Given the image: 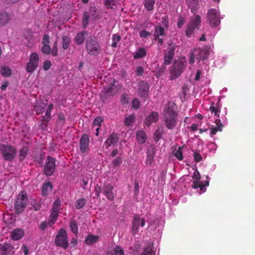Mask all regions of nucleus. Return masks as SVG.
I'll return each instance as SVG.
<instances>
[{
  "mask_svg": "<svg viewBox=\"0 0 255 255\" xmlns=\"http://www.w3.org/2000/svg\"><path fill=\"white\" fill-rule=\"evenodd\" d=\"M187 65V61L185 58H180L175 61L170 70V78L171 79L179 77L183 72Z\"/></svg>",
  "mask_w": 255,
  "mask_h": 255,
  "instance_id": "f257e3e1",
  "label": "nucleus"
},
{
  "mask_svg": "<svg viewBox=\"0 0 255 255\" xmlns=\"http://www.w3.org/2000/svg\"><path fill=\"white\" fill-rule=\"evenodd\" d=\"M201 178L200 174L197 169H195L192 176L193 180L192 187L194 189L200 188V192L199 194H201L206 191V187L209 186L208 181H200Z\"/></svg>",
  "mask_w": 255,
  "mask_h": 255,
  "instance_id": "f03ea898",
  "label": "nucleus"
},
{
  "mask_svg": "<svg viewBox=\"0 0 255 255\" xmlns=\"http://www.w3.org/2000/svg\"><path fill=\"white\" fill-rule=\"evenodd\" d=\"M177 114L171 108L168 107L165 110L164 124L169 129L173 128L176 125Z\"/></svg>",
  "mask_w": 255,
  "mask_h": 255,
  "instance_id": "7ed1b4c3",
  "label": "nucleus"
},
{
  "mask_svg": "<svg viewBox=\"0 0 255 255\" xmlns=\"http://www.w3.org/2000/svg\"><path fill=\"white\" fill-rule=\"evenodd\" d=\"M0 150L5 160H12L16 153V150L10 144H0Z\"/></svg>",
  "mask_w": 255,
  "mask_h": 255,
  "instance_id": "20e7f679",
  "label": "nucleus"
},
{
  "mask_svg": "<svg viewBox=\"0 0 255 255\" xmlns=\"http://www.w3.org/2000/svg\"><path fill=\"white\" fill-rule=\"evenodd\" d=\"M207 19L211 26L216 27L220 23V13L215 9H210L207 12Z\"/></svg>",
  "mask_w": 255,
  "mask_h": 255,
  "instance_id": "39448f33",
  "label": "nucleus"
},
{
  "mask_svg": "<svg viewBox=\"0 0 255 255\" xmlns=\"http://www.w3.org/2000/svg\"><path fill=\"white\" fill-rule=\"evenodd\" d=\"M55 243L56 246L62 247L63 249H66L68 248L69 243L65 230L62 229L59 231L55 237Z\"/></svg>",
  "mask_w": 255,
  "mask_h": 255,
  "instance_id": "423d86ee",
  "label": "nucleus"
},
{
  "mask_svg": "<svg viewBox=\"0 0 255 255\" xmlns=\"http://www.w3.org/2000/svg\"><path fill=\"white\" fill-rule=\"evenodd\" d=\"M86 49L88 52L91 55H96L100 52V45L95 37H89L86 43Z\"/></svg>",
  "mask_w": 255,
  "mask_h": 255,
  "instance_id": "0eeeda50",
  "label": "nucleus"
},
{
  "mask_svg": "<svg viewBox=\"0 0 255 255\" xmlns=\"http://www.w3.org/2000/svg\"><path fill=\"white\" fill-rule=\"evenodd\" d=\"M26 202V193L24 191L20 192L17 197L15 205V210L17 213H20L23 211Z\"/></svg>",
  "mask_w": 255,
  "mask_h": 255,
  "instance_id": "6e6552de",
  "label": "nucleus"
},
{
  "mask_svg": "<svg viewBox=\"0 0 255 255\" xmlns=\"http://www.w3.org/2000/svg\"><path fill=\"white\" fill-rule=\"evenodd\" d=\"M39 57L36 53H32L30 57L29 61L27 64L26 70L28 73H32L38 66Z\"/></svg>",
  "mask_w": 255,
  "mask_h": 255,
  "instance_id": "1a4fd4ad",
  "label": "nucleus"
},
{
  "mask_svg": "<svg viewBox=\"0 0 255 255\" xmlns=\"http://www.w3.org/2000/svg\"><path fill=\"white\" fill-rule=\"evenodd\" d=\"M200 22L201 17L199 15H196L194 18H192L186 30V35L189 36L193 30L198 26Z\"/></svg>",
  "mask_w": 255,
  "mask_h": 255,
  "instance_id": "9d476101",
  "label": "nucleus"
},
{
  "mask_svg": "<svg viewBox=\"0 0 255 255\" xmlns=\"http://www.w3.org/2000/svg\"><path fill=\"white\" fill-rule=\"evenodd\" d=\"M55 160L54 158L48 156L47 157V161L45 166V173L46 175H51L55 170Z\"/></svg>",
  "mask_w": 255,
  "mask_h": 255,
  "instance_id": "9b49d317",
  "label": "nucleus"
},
{
  "mask_svg": "<svg viewBox=\"0 0 255 255\" xmlns=\"http://www.w3.org/2000/svg\"><path fill=\"white\" fill-rule=\"evenodd\" d=\"M103 190L104 195L110 200H113L114 199L115 193L114 192V187L110 184L105 183L103 187Z\"/></svg>",
  "mask_w": 255,
  "mask_h": 255,
  "instance_id": "f8f14e48",
  "label": "nucleus"
},
{
  "mask_svg": "<svg viewBox=\"0 0 255 255\" xmlns=\"http://www.w3.org/2000/svg\"><path fill=\"white\" fill-rule=\"evenodd\" d=\"M149 89L148 84L141 81L139 82L138 86V93L141 97L145 99L147 97Z\"/></svg>",
  "mask_w": 255,
  "mask_h": 255,
  "instance_id": "ddd939ff",
  "label": "nucleus"
},
{
  "mask_svg": "<svg viewBox=\"0 0 255 255\" xmlns=\"http://www.w3.org/2000/svg\"><path fill=\"white\" fill-rule=\"evenodd\" d=\"M145 224V221L142 219L138 216L135 217L132 225V232L135 234L138 231L139 227H143Z\"/></svg>",
  "mask_w": 255,
  "mask_h": 255,
  "instance_id": "4468645a",
  "label": "nucleus"
},
{
  "mask_svg": "<svg viewBox=\"0 0 255 255\" xmlns=\"http://www.w3.org/2000/svg\"><path fill=\"white\" fill-rule=\"evenodd\" d=\"M0 252L2 255H12L14 253L13 247L8 244H0Z\"/></svg>",
  "mask_w": 255,
  "mask_h": 255,
  "instance_id": "2eb2a0df",
  "label": "nucleus"
},
{
  "mask_svg": "<svg viewBox=\"0 0 255 255\" xmlns=\"http://www.w3.org/2000/svg\"><path fill=\"white\" fill-rule=\"evenodd\" d=\"M116 87H115L114 81L110 83L107 86H105L104 90L102 92L103 94H105L108 96H113L116 92Z\"/></svg>",
  "mask_w": 255,
  "mask_h": 255,
  "instance_id": "dca6fc26",
  "label": "nucleus"
},
{
  "mask_svg": "<svg viewBox=\"0 0 255 255\" xmlns=\"http://www.w3.org/2000/svg\"><path fill=\"white\" fill-rule=\"evenodd\" d=\"M24 235V231L22 229H15L11 233L10 238L14 240L17 241L22 238Z\"/></svg>",
  "mask_w": 255,
  "mask_h": 255,
  "instance_id": "f3484780",
  "label": "nucleus"
},
{
  "mask_svg": "<svg viewBox=\"0 0 255 255\" xmlns=\"http://www.w3.org/2000/svg\"><path fill=\"white\" fill-rule=\"evenodd\" d=\"M158 119V115L157 112H152L150 115L146 118L145 121V124L149 127L152 123L157 121Z\"/></svg>",
  "mask_w": 255,
  "mask_h": 255,
  "instance_id": "a211bd4d",
  "label": "nucleus"
},
{
  "mask_svg": "<svg viewBox=\"0 0 255 255\" xmlns=\"http://www.w3.org/2000/svg\"><path fill=\"white\" fill-rule=\"evenodd\" d=\"M201 53V51L200 49H194L190 53L189 63L190 64H193L194 62L195 59L199 60L200 58Z\"/></svg>",
  "mask_w": 255,
  "mask_h": 255,
  "instance_id": "6ab92c4d",
  "label": "nucleus"
},
{
  "mask_svg": "<svg viewBox=\"0 0 255 255\" xmlns=\"http://www.w3.org/2000/svg\"><path fill=\"white\" fill-rule=\"evenodd\" d=\"M184 148V146L179 147L177 149L174 148L173 153L178 160H182L183 159V152Z\"/></svg>",
  "mask_w": 255,
  "mask_h": 255,
  "instance_id": "aec40b11",
  "label": "nucleus"
},
{
  "mask_svg": "<svg viewBox=\"0 0 255 255\" xmlns=\"http://www.w3.org/2000/svg\"><path fill=\"white\" fill-rule=\"evenodd\" d=\"M155 149L152 146L148 149L146 158V164H151L153 160Z\"/></svg>",
  "mask_w": 255,
  "mask_h": 255,
  "instance_id": "412c9836",
  "label": "nucleus"
},
{
  "mask_svg": "<svg viewBox=\"0 0 255 255\" xmlns=\"http://www.w3.org/2000/svg\"><path fill=\"white\" fill-rule=\"evenodd\" d=\"M10 20V16L6 12L0 13V26L6 24Z\"/></svg>",
  "mask_w": 255,
  "mask_h": 255,
  "instance_id": "4be33fe9",
  "label": "nucleus"
},
{
  "mask_svg": "<svg viewBox=\"0 0 255 255\" xmlns=\"http://www.w3.org/2000/svg\"><path fill=\"white\" fill-rule=\"evenodd\" d=\"M121 0H104L105 5L108 8L114 9L120 3Z\"/></svg>",
  "mask_w": 255,
  "mask_h": 255,
  "instance_id": "5701e85b",
  "label": "nucleus"
},
{
  "mask_svg": "<svg viewBox=\"0 0 255 255\" xmlns=\"http://www.w3.org/2000/svg\"><path fill=\"white\" fill-rule=\"evenodd\" d=\"M51 110L47 109L46 113L45 114V116L43 117L42 122L41 123L40 126L42 127V128H46V125L44 124L43 122H46V123L49 122L50 120V115Z\"/></svg>",
  "mask_w": 255,
  "mask_h": 255,
  "instance_id": "b1692460",
  "label": "nucleus"
},
{
  "mask_svg": "<svg viewBox=\"0 0 255 255\" xmlns=\"http://www.w3.org/2000/svg\"><path fill=\"white\" fill-rule=\"evenodd\" d=\"M141 255H155V252L153 249V245H148L144 249Z\"/></svg>",
  "mask_w": 255,
  "mask_h": 255,
  "instance_id": "393cba45",
  "label": "nucleus"
},
{
  "mask_svg": "<svg viewBox=\"0 0 255 255\" xmlns=\"http://www.w3.org/2000/svg\"><path fill=\"white\" fill-rule=\"evenodd\" d=\"M87 34L86 32H79L75 37V41L78 44H81L83 43L84 40L85 38V35Z\"/></svg>",
  "mask_w": 255,
  "mask_h": 255,
  "instance_id": "a878e982",
  "label": "nucleus"
},
{
  "mask_svg": "<svg viewBox=\"0 0 255 255\" xmlns=\"http://www.w3.org/2000/svg\"><path fill=\"white\" fill-rule=\"evenodd\" d=\"M52 185L49 182H45L42 187V194L43 196H46L48 192L52 189Z\"/></svg>",
  "mask_w": 255,
  "mask_h": 255,
  "instance_id": "bb28decb",
  "label": "nucleus"
},
{
  "mask_svg": "<svg viewBox=\"0 0 255 255\" xmlns=\"http://www.w3.org/2000/svg\"><path fill=\"white\" fill-rule=\"evenodd\" d=\"M167 49L168 51L167 53H165V55L173 58V56L174 54L175 44L173 43L172 41H171L170 43H169Z\"/></svg>",
  "mask_w": 255,
  "mask_h": 255,
  "instance_id": "cd10ccee",
  "label": "nucleus"
},
{
  "mask_svg": "<svg viewBox=\"0 0 255 255\" xmlns=\"http://www.w3.org/2000/svg\"><path fill=\"white\" fill-rule=\"evenodd\" d=\"M187 2L191 11L194 13L198 5V0H187Z\"/></svg>",
  "mask_w": 255,
  "mask_h": 255,
  "instance_id": "c85d7f7f",
  "label": "nucleus"
},
{
  "mask_svg": "<svg viewBox=\"0 0 255 255\" xmlns=\"http://www.w3.org/2000/svg\"><path fill=\"white\" fill-rule=\"evenodd\" d=\"M99 239V236L89 235L86 239L85 242L87 245H91L96 243Z\"/></svg>",
  "mask_w": 255,
  "mask_h": 255,
  "instance_id": "c756f323",
  "label": "nucleus"
},
{
  "mask_svg": "<svg viewBox=\"0 0 255 255\" xmlns=\"http://www.w3.org/2000/svg\"><path fill=\"white\" fill-rule=\"evenodd\" d=\"M164 33V28L161 26H156L155 28L154 37L155 39L158 38L159 36L163 35Z\"/></svg>",
  "mask_w": 255,
  "mask_h": 255,
  "instance_id": "7c9ffc66",
  "label": "nucleus"
},
{
  "mask_svg": "<svg viewBox=\"0 0 255 255\" xmlns=\"http://www.w3.org/2000/svg\"><path fill=\"white\" fill-rule=\"evenodd\" d=\"M125 252L123 249L119 246H116L113 250L111 252V255H124Z\"/></svg>",
  "mask_w": 255,
  "mask_h": 255,
  "instance_id": "2f4dec72",
  "label": "nucleus"
},
{
  "mask_svg": "<svg viewBox=\"0 0 255 255\" xmlns=\"http://www.w3.org/2000/svg\"><path fill=\"white\" fill-rule=\"evenodd\" d=\"M217 126L215 128H213L211 130L210 133L211 134H214L218 131H221L222 128L223 127V125L221 123V121L219 120H217L215 121Z\"/></svg>",
  "mask_w": 255,
  "mask_h": 255,
  "instance_id": "473e14b6",
  "label": "nucleus"
},
{
  "mask_svg": "<svg viewBox=\"0 0 255 255\" xmlns=\"http://www.w3.org/2000/svg\"><path fill=\"white\" fill-rule=\"evenodd\" d=\"M163 132V128H159L154 133L153 138L155 142H157L161 138Z\"/></svg>",
  "mask_w": 255,
  "mask_h": 255,
  "instance_id": "72a5a7b5",
  "label": "nucleus"
},
{
  "mask_svg": "<svg viewBox=\"0 0 255 255\" xmlns=\"http://www.w3.org/2000/svg\"><path fill=\"white\" fill-rule=\"evenodd\" d=\"M136 138L139 143H143L145 142L146 135L142 131H138L137 132Z\"/></svg>",
  "mask_w": 255,
  "mask_h": 255,
  "instance_id": "f704fd0d",
  "label": "nucleus"
},
{
  "mask_svg": "<svg viewBox=\"0 0 255 255\" xmlns=\"http://www.w3.org/2000/svg\"><path fill=\"white\" fill-rule=\"evenodd\" d=\"M146 55V51L144 48H141L138 50L137 52H136L134 54V58L135 59H138L142 58L145 56Z\"/></svg>",
  "mask_w": 255,
  "mask_h": 255,
  "instance_id": "c9c22d12",
  "label": "nucleus"
},
{
  "mask_svg": "<svg viewBox=\"0 0 255 255\" xmlns=\"http://www.w3.org/2000/svg\"><path fill=\"white\" fill-rule=\"evenodd\" d=\"M1 73L3 77H9L11 74V69L6 66L1 67Z\"/></svg>",
  "mask_w": 255,
  "mask_h": 255,
  "instance_id": "e433bc0d",
  "label": "nucleus"
},
{
  "mask_svg": "<svg viewBox=\"0 0 255 255\" xmlns=\"http://www.w3.org/2000/svg\"><path fill=\"white\" fill-rule=\"evenodd\" d=\"M119 138L117 134L113 133L110 137L107 139L106 143H115L118 141Z\"/></svg>",
  "mask_w": 255,
  "mask_h": 255,
  "instance_id": "4c0bfd02",
  "label": "nucleus"
},
{
  "mask_svg": "<svg viewBox=\"0 0 255 255\" xmlns=\"http://www.w3.org/2000/svg\"><path fill=\"white\" fill-rule=\"evenodd\" d=\"M70 227L71 231L75 235L77 236L78 235V226L76 222L74 220L71 221L70 223Z\"/></svg>",
  "mask_w": 255,
  "mask_h": 255,
  "instance_id": "58836bf2",
  "label": "nucleus"
},
{
  "mask_svg": "<svg viewBox=\"0 0 255 255\" xmlns=\"http://www.w3.org/2000/svg\"><path fill=\"white\" fill-rule=\"evenodd\" d=\"M70 39L66 35L62 36V47L64 49H67L69 46Z\"/></svg>",
  "mask_w": 255,
  "mask_h": 255,
  "instance_id": "ea45409f",
  "label": "nucleus"
},
{
  "mask_svg": "<svg viewBox=\"0 0 255 255\" xmlns=\"http://www.w3.org/2000/svg\"><path fill=\"white\" fill-rule=\"evenodd\" d=\"M154 3L155 0H145L144 5L147 10H151L153 8Z\"/></svg>",
  "mask_w": 255,
  "mask_h": 255,
  "instance_id": "a19ab883",
  "label": "nucleus"
},
{
  "mask_svg": "<svg viewBox=\"0 0 255 255\" xmlns=\"http://www.w3.org/2000/svg\"><path fill=\"white\" fill-rule=\"evenodd\" d=\"M135 119V117L133 115H130L128 116V117H127L125 121H124V124L126 126H129L130 125L131 123H133Z\"/></svg>",
  "mask_w": 255,
  "mask_h": 255,
  "instance_id": "79ce46f5",
  "label": "nucleus"
},
{
  "mask_svg": "<svg viewBox=\"0 0 255 255\" xmlns=\"http://www.w3.org/2000/svg\"><path fill=\"white\" fill-rule=\"evenodd\" d=\"M86 203L85 200L83 198L78 199L75 203V207L77 209H80L84 207Z\"/></svg>",
  "mask_w": 255,
  "mask_h": 255,
  "instance_id": "37998d69",
  "label": "nucleus"
},
{
  "mask_svg": "<svg viewBox=\"0 0 255 255\" xmlns=\"http://www.w3.org/2000/svg\"><path fill=\"white\" fill-rule=\"evenodd\" d=\"M89 19V14L87 12H85L83 14L82 24L84 27H86L88 24Z\"/></svg>",
  "mask_w": 255,
  "mask_h": 255,
  "instance_id": "c03bdc74",
  "label": "nucleus"
},
{
  "mask_svg": "<svg viewBox=\"0 0 255 255\" xmlns=\"http://www.w3.org/2000/svg\"><path fill=\"white\" fill-rule=\"evenodd\" d=\"M41 51L44 54H49L51 52V47L48 44L43 45Z\"/></svg>",
  "mask_w": 255,
  "mask_h": 255,
  "instance_id": "a18cd8bd",
  "label": "nucleus"
},
{
  "mask_svg": "<svg viewBox=\"0 0 255 255\" xmlns=\"http://www.w3.org/2000/svg\"><path fill=\"white\" fill-rule=\"evenodd\" d=\"M122 161V158L121 157H118L113 160L112 163L114 167H118L121 165Z\"/></svg>",
  "mask_w": 255,
  "mask_h": 255,
  "instance_id": "49530a36",
  "label": "nucleus"
},
{
  "mask_svg": "<svg viewBox=\"0 0 255 255\" xmlns=\"http://www.w3.org/2000/svg\"><path fill=\"white\" fill-rule=\"evenodd\" d=\"M45 107V104L41 103L40 104H37L35 106V109L37 113H40L42 112V111Z\"/></svg>",
  "mask_w": 255,
  "mask_h": 255,
  "instance_id": "de8ad7c7",
  "label": "nucleus"
},
{
  "mask_svg": "<svg viewBox=\"0 0 255 255\" xmlns=\"http://www.w3.org/2000/svg\"><path fill=\"white\" fill-rule=\"evenodd\" d=\"M188 90L187 86L185 85L182 88V92L181 95V99L182 101H184L186 100V91Z\"/></svg>",
  "mask_w": 255,
  "mask_h": 255,
  "instance_id": "09e8293b",
  "label": "nucleus"
},
{
  "mask_svg": "<svg viewBox=\"0 0 255 255\" xmlns=\"http://www.w3.org/2000/svg\"><path fill=\"white\" fill-rule=\"evenodd\" d=\"M89 139L88 135L84 134L82 135L80 139V143H88Z\"/></svg>",
  "mask_w": 255,
  "mask_h": 255,
  "instance_id": "8fccbe9b",
  "label": "nucleus"
},
{
  "mask_svg": "<svg viewBox=\"0 0 255 255\" xmlns=\"http://www.w3.org/2000/svg\"><path fill=\"white\" fill-rule=\"evenodd\" d=\"M103 121V118L101 117H97L94 121V124L95 125H97L98 126V127H101V123Z\"/></svg>",
  "mask_w": 255,
  "mask_h": 255,
  "instance_id": "3c124183",
  "label": "nucleus"
},
{
  "mask_svg": "<svg viewBox=\"0 0 255 255\" xmlns=\"http://www.w3.org/2000/svg\"><path fill=\"white\" fill-rule=\"evenodd\" d=\"M51 54L53 56H56L58 54V49H57V42H55L54 45H53V49L52 50H51Z\"/></svg>",
  "mask_w": 255,
  "mask_h": 255,
  "instance_id": "603ef678",
  "label": "nucleus"
},
{
  "mask_svg": "<svg viewBox=\"0 0 255 255\" xmlns=\"http://www.w3.org/2000/svg\"><path fill=\"white\" fill-rule=\"evenodd\" d=\"M194 159L195 161L199 162L202 159L201 155L197 152H195L193 154Z\"/></svg>",
  "mask_w": 255,
  "mask_h": 255,
  "instance_id": "864d4df0",
  "label": "nucleus"
},
{
  "mask_svg": "<svg viewBox=\"0 0 255 255\" xmlns=\"http://www.w3.org/2000/svg\"><path fill=\"white\" fill-rule=\"evenodd\" d=\"M51 66V62L49 60H46L43 65V68L44 70L47 71Z\"/></svg>",
  "mask_w": 255,
  "mask_h": 255,
  "instance_id": "5fc2aeb1",
  "label": "nucleus"
},
{
  "mask_svg": "<svg viewBox=\"0 0 255 255\" xmlns=\"http://www.w3.org/2000/svg\"><path fill=\"white\" fill-rule=\"evenodd\" d=\"M50 43L49 36L48 34H45L42 41L43 45L48 44Z\"/></svg>",
  "mask_w": 255,
  "mask_h": 255,
  "instance_id": "6e6d98bb",
  "label": "nucleus"
},
{
  "mask_svg": "<svg viewBox=\"0 0 255 255\" xmlns=\"http://www.w3.org/2000/svg\"><path fill=\"white\" fill-rule=\"evenodd\" d=\"M27 154V149L26 148H22L20 150L19 158L20 160L23 159Z\"/></svg>",
  "mask_w": 255,
  "mask_h": 255,
  "instance_id": "4d7b16f0",
  "label": "nucleus"
},
{
  "mask_svg": "<svg viewBox=\"0 0 255 255\" xmlns=\"http://www.w3.org/2000/svg\"><path fill=\"white\" fill-rule=\"evenodd\" d=\"M59 210L56 209H52V212L50 215L49 218H53V219H56L58 214Z\"/></svg>",
  "mask_w": 255,
  "mask_h": 255,
  "instance_id": "13d9d810",
  "label": "nucleus"
},
{
  "mask_svg": "<svg viewBox=\"0 0 255 255\" xmlns=\"http://www.w3.org/2000/svg\"><path fill=\"white\" fill-rule=\"evenodd\" d=\"M60 204V200L59 199H57L53 204L52 209L59 210Z\"/></svg>",
  "mask_w": 255,
  "mask_h": 255,
  "instance_id": "bf43d9fd",
  "label": "nucleus"
},
{
  "mask_svg": "<svg viewBox=\"0 0 255 255\" xmlns=\"http://www.w3.org/2000/svg\"><path fill=\"white\" fill-rule=\"evenodd\" d=\"M210 110L212 113L215 112V115H217V113L220 112V110H216L214 107V103L212 102L210 108Z\"/></svg>",
  "mask_w": 255,
  "mask_h": 255,
  "instance_id": "052dcab7",
  "label": "nucleus"
},
{
  "mask_svg": "<svg viewBox=\"0 0 255 255\" xmlns=\"http://www.w3.org/2000/svg\"><path fill=\"white\" fill-rule=\"evenodd\" d=\"M90 11L91 12V17H92V18H93L94 19H96V18L99 16V15L96 13L95 9H91Z\"/></svg>",
  "mask_w": 255,
  "mask_h": 255,
  "instance_id": "680f3d73",
  "label": "nucleus"
},
{
  "mask_svg": "<svg viewBox=\"0 0 255 255\" xmlns=\"http://www.w3.org/2000/svg\"><path fill=\"white\" fill-rule=\"evenodd\" d=\"M150 35V33L146 30H142L140 33V36L142 37H146Z\"/></svg>",
  "mask_w": 255,
  "mask_h": 255,
  "instance_id": "e2e57ef3",
  "label": "nucleus"
},
{
  "mask_svg": "<svg viewBox=\"0 0 255 255\" xmlns=\"http://www.w3.org/2000/svg\"><path fill=\"white\" fill-rule=\"evenodd\" d=\"M139 104V101L137 99H133L132 101V106L133 108H137Z\"/></svg>",
  "mask_w": 255,
  "mask_h": 255,
  "instance_id": "0e129e2a",
  "label": "nucleus"
},
{
  "mask_svg": "<svg viewBox=\"0 0 255 255\" xmlns=\"http://www.w3.org/2000/svg\"><path fill=\"white\" fill-rule=\"evenodd\" d=\"M88 148V144H80V149L82 152H85Z\"/></svg>",
  "mask_w": 255,
  "mask_h": 255,
  "instance_id": "69168bd1",
  "label": "nucleus"
},
{
  "mask_svg": "<svg viewBox=\"0 0 255 255\" xmlns=\"http://www.w3.org/2000/svg\"><path fill=\"white\" fill-rule=\"evenodd\" d=\"M172 59V58H170V57L165 55L164 62V64H170Z\"/></svg>",
  "mask_w": 255,
  "mask_h": 255,
  "instance_id": "338daca9",
  "label": "nucleus"
},
{
  "mask_svg": "<svg viewBox=\"0 0 255 255\" xmlns=\"http://www.w3.org/2000/svg\"><path fill=\"white\" fill-rule=\"evenodd\" d=\"M143 73V69L142 67H138L136 69V74L138 75H142Z\"/></svg>",
  "mask_w": 255,
  "mask_h": 255,
  "instance_id": "774afa93",
  "label": "nucleus"
}]
</instances>
